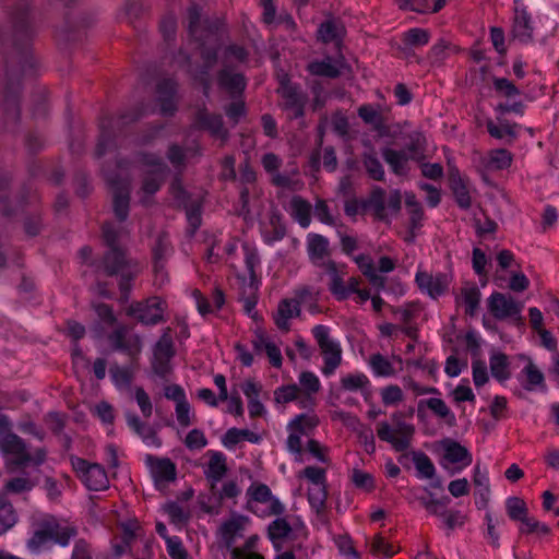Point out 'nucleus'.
Listing matches in <instances>:
<instances>
[{"label": "nucleus", "mask_w": 559, "mask_h": 559, "mask_svg": "<svg viewBox=\"0 0 559 559\" xmlns=\"http://www.w3.org/2000/svg\"><path fill=\"white\" fill-rule=\"evenodd\" d=\"M429 41V33L423 28H411L404 34V43L408 46H424Z\"/></svg>", "instance_id": "680f3d73"}, {"label": "nucleus", "mask_w": 559, "mask_h": 559, "mask_svg": "<svg viewBox=\"0 0 559 559\" xmlns=\"http://www.w3.org/2000/svg\"><path fill=\"white\" fill-rule=\"evenodd\" d=\"M364 167L368 176L378 181L384 180V169L381 162L373 153H365L362 157Z\"/></svg>", "instance_id": "c03bdc74"}, {"label": "nucleus", "mask_w": 559, "mask_h": 559, "mask_svg": "<svg viewBox=\"0 0 559 559\" xmlns=\"http://www.w3.org/2000/svg\"><path fill=\"white\" fill-rule=\"evenodd\" d=\"M358 116L369 124H372L374 129L379 130L382 128V117L371 105H362L358 109Z\"/></svg>", "instance_id": "13d9d810"}, {"label": "nucleus", "mask_w": 559, "mask_h": 559, "mask_svg": "<svg viewBox=\"0 0 559 559\" xmlns=\"http://www.w3.org/2000/svg\"><path fill=\"white\" fill-rule=\"evenodd\" d=\"M67 415L59 412H49L45 417L44 421L49 430L56 435L61 436L66 427Z\"/></svg>", "instance_id": "5fc2aeb1"}, {"label": "nucleus", "mask_w": 559, "mask_h": 559, "mask_svg": "<svg viewBox=\"0 0 559 559\" xmlns=\"http://www.w3.org/2000/svg\"><path fill=\"white\" fill-rule=\"evenodd\" d=\"M164 175L165 174L159 173H146L142 182V191L147 195L156 193L162 187Z\"/></svg>", "instance_id": "4d7b16f0"}, {"label": "nucleus", "mask_w": 559, "mask_h": 559, "mask_svg": "<svg viewBox=\"0 0 559 559\" xmlns=\"http://www.w3.org/2000/svg\"><path fill=\"white\" fill-rule=\"evenodd\" d=\"M329 240L319 234H309L307 237V252L314 266L323 267L324 259L330 255Z\"/></svg>", "instance_id": "dca6fc26"}, {"label": "nucleus", "mask_w": 559, "mask_h": 559, "mask_svg": "<svg viewBox=\"0 0 559 559\" xmlns=\"http://www.w3.org/2000/svg\"><path fill=\"white\" fill-rule=\"evenodd\" d=\"M532 33L533 27L528 13L526 11L516 12L513 23L514 37L526 43L532 39Z\"/></svg>", "instance_id": "72a5a7b5"}, {"label": "nucleus", "mask_w": 559, "mask_h": 559, "mask_svg": "<svg viewBox=\"0 0 559 559\" xmlns=\"http://www.w3.org/2000/svg\"><path fill=\"white\" fill-rule=\"evenodd\" d=\"M416 283L421 290H426L431 297L442 295L448 287L447 277L443 274L432 276L426 272H418Z\"/></svg>", "instance_id": "6ab92c4d"}, {"label": "nucleus", "mask_w": 559, "mask_h": 559, "mask_svg": "<svg viewBox=\"0 0 559 559\" xmlns=\"http://www.w3.org/2000/svg\"><path fill=\"white\" fill-rule=\"evenodd\" d=\"M253 344L257 350H261V346L262 344H264L266 355L272 366L276 368H280L282 366V354L280 348L275 344L271 342H265L262 335H260L259 341H254Z\"/></svg>", "instance_id": "8fccbe9b"}, {"label": "nucleus", "mask_w": 559, "mask_h": 559, "mask_svg": "<svg viewBox=\"0 0 559 559\" xmlns=\"http://www.w3.org/2000/svg\"><path fill=\"white\" fill-rule=\"evenodd\" d=\"M292 532V526L284 518L274 520L267 528L269 538L275 543L285 539Z\"/></svg>", "instance_id": "49530a36"}, {"label": "nucleus", "mask_w": 559, "mask_h": 559, "mask_svg": "<svg viewBox=\"0 0 559 559\" xmlns=\"http://www.w3.org/2000/svg\"><path fill=\"white\" fill-rule=\"evenodd\" d=\"M201 8L192 5L188 10V31L189 34L197 40L203 44L204 36L199 33L201 26Z\"/></svg>", "instance_id": "de8ad7c7"}, {"label": "nucleus", "mask_w": 559, "mask_h": 559, "mask_svg": "<svg viewBox=\"0 0 559 559\" xmlns=\"http://www.w3.org/2000/svg\"><path fill=\"white\" fill-rule=\"evenodd\" d=\"M490 371L495 379L503 382L510 378L509 359L503 353H492L489 358Z\"/></svg>", "instance_id": "2f4dec72"}, {"label": "nucleus", "mask_w": 559, "mask_h": 559, "mask_svg": "<svg viewBox=\"0 0 559 559\" xmlns=\"http://www.w3.org/2000/svg\"><path fill=\"white\" fill-rule=\"evenodd\" d=\"M35 484L27 477H14L5 483V490L13 493H22L32 490Z\"/></svg>", "instance_id": "338daca9"}, {"label": "nucleus", "mask_w": 559, "mask_h": 559, "mask_svg": "<svg viewBox=\"0 0 559 559\" xmlns=\"http://www.w3.org/2000/svg\"><path fill=\"white\" fill-rule=\"evenodd\" d=\"M444 454L443 457L450 463H463V466H468L472 463V454L461 443L452 439H444L441 442Z\"/></svg>", "instance_id": "4be33fe9"}, {"label": "nucleus", "mask_w": 559, "mask_h": 559, "mask_svg": "<svg viewBox=\"0 0 559 559\" xmlns=\"http://www.w3.org/2000/svg\"><path fill=\"white\" fill-rule=\"evenodd\" d=\"M413 462L418 471L420 477L423 478H432L436 473L435 465L430 457L420 451L412 452Z\"/></svg>", "instance_id": "79ce46f5"}, {"label": "nucleus", "mask_w": 559, "mask_h": 559, "mask_svg": "<svg viewBox=\"0 0 559 559\" xmlns=\"http://www.w3.org/2000/svg\"><path fill=\"white\" fill-rule=\"evenodd\" d=\"M461 299L465 305V313L474 317L478 310L480 292L476 286L464 287L461 292Z\"/></svg>", "instance_id": "4c0bfd02"}, {"label": "nucleus", "mask_w": 559, "mask_h": 559, "mask_svg": "<svg viewBox=\"0 0 559 559\" xmlns=\"http://www.w3.org/2000/svg\"><path fill=\"white\" fill-rule=\"evenodd\" d=\"M300 313L299 302L295 299H284L278 304L277 312L274 317L276 326L287 332L289 330V319L298 317Z\"/></svg>", "instance_id": "b1692460"}, {"label": "nucleus", "mask_w": 559, "mask_h": 559, "mask_svg": "<svg viewBox=\"0 0 559 559\" xmlns=\"http://www.w3.org/2000/svg\"><path fill=\"white\" fill-rule=\"evenodd\" d=\"M329 332V328L321 324L316 325L312 329L313 337L316 338L324 358L322 372L325 376L334 373L342 361V349L336 342L330 338Z\"/></svg>", "instance_id": "0eeeda50"}, {"label": "nucleus", "mask_w": 559, "mask_h": 559, "mask_svg": "<svg viewBox=\"0 0 559 559\" xmlns=\"http://www.w3.org/2000/svg\"><path fill=\"white\" fill-rule=\"evenodd\" d=\"M92 308L96 312L97 317L105 324L112 326L117 322V318L114 313L112 307L104 302H92Z\"/></svg>", "instance_id": "0e129e2a"}, {"label": "nucleus", "mask_w": 559, "mask_h": 559, "mask_svg": "<svg viewBox=\"0 0 559 559\" xmlns=\"http://www.w3.org/2000/svg\"><path fill=\"white\" fill-rule=\"evenodd\" d=\"M170 252L171 246L168 236L165 233L159 234L153 247L154 260H166Z\"/></svg>", "instance_id": "052dcab7"}, {"label": "nucleus", "mask_w": 559, "mask_h": 559, "mask_svg": "<svg viewBox=\"0 0 559 559\" xmlns=\"http://www.w3.org/2000/svg\"><path fill=\"white\" fill-rule=\"evenodd\" d=\"M0 450L15 456L10 464L16 468L25 466L32 460L24 440L12 431L0 436Z\"/></svg>", "instance_id": "ddd939ff"}, {"label": "nucleus", "mask_w": 559, "mask_h": 559, "mask_svg": "<svg viewBox=\"0 0 559 559\" xmlns=\"http://www.w3.org/2000/svg\"><path fill=\"white\" fill-rule=\"evenodd\" d=\"M300 389L297 384L282 385L274 391L276 403L286 404L297 400Z\"/></svg>", "instance_id": "6e6d98bb"}, {"label": "nucleus", "mask_w": 559, "mask_h": 559, "mask_svg": "<svg viewBox=\"0 0 559 559\" xmlns=\"http://www.w3.org/2000/svg\"><path fill=\"white\" fill-rule=\"evenodd\" d=\"M108 182L112 189V209L116 218L124 222L129 216L130 209V181L127 178L111 176Z\"/></svg>", "instance_id": "9b49d317"}, {"label": "nucleus", "mask_w": 559, "mask_h": 559, "mask_svg": "<svg viewBox=\"0 0 559 559\" xmlns=\"http://www.w3.org/2000/svg\"><path fill=\"white\" fill-rule=\"evenodd\" d=\"M345 34V27L338 19H328L318 27V38L324 44L334 43L338 45Z\"/></svg>", "instance_id": "412c9836"}, {"label": "nucleus", "mask_w": 559, "mask_h": 559, "mask_svg": "<svg viewBox=\"0 0 559 559\" xmlns=\"http://www.w3.org/2000/svg\"><path fill=\"white\" fill-rule=\"evenodd\" d=\"M242 250L245 253V264L249 273L250 287L257 289L255 267L260 264V257L258 250L257 248L250 246L249 243H243Z\"/></svg>", "instance_id": "e433bc0d"}, {"label": "nucleus", "mask_w": 559, "mask_h": 559, "mask_svg": "<svg viewBox=\"0 0 559 559\" xmlns=\"http://www.w3.org/2000/svg\"><path fill=\"white\" fill-rule=\"evenodd\" d=\"M299 383L302 390L307 393V397L300 401L302 407H306L308 404L312 403V399L310 394L317 393L320 390V381L319 378L310 371H304L299 376Z\"/></svg>", "instance_id": "c9c22d12"}, {"label": "nucleus", "mask_w": 559, "mask_h": 559, "mask_svg": "<svg viewBox=\"0 0 559 559\" xmlns=\"http://www.w3.org/2000/svg\"><path fill=\"white\" fill-rule=\"evenodd\" d=\"M370 366L374 374L379 377H390L395 372L390 360L379 353L370 357Z\"/></svg>", "instance_id": "09e8293b"}, {"label": "nucleus", "mask_w": 559, "mask_h": 559, "mask_svg": "<svg viewBox=\"0 0 559 559\" xmlns=\"http://www.w3.org/2000/svg\"><path fill=\"white\" fill-rule=\"evenodd\" d=\"M217 83L219 87L226 90L231 96L241 94L247 85L243 74L234 72L228 64L217 73Z\"/></svg>", "instance_id": "a211bd4d"}, {"label": "nucleus", "mask_w": 559, "mask_h": 559, "mask_svg": "<svg viewBox=\"0 0 559 559\" xmlns=\"http://www.w3.org/2000/svg\"><path fill=\"white\" fill-rule=\"evenodd\" d=\"M523 372L526 374V383L523 385L525 390L532 391L534 386L544 384L543 372L532 361L525 366Z\"/></svg>", "instance_id": "864d4df0"}, {"label": "nucleus", "mask_w": 559, "mask_h": 559, "mask_svg": "<svg viewBox=\"0 0 559 559\" xmlns=\"http://www.w3.org/2000/svg\"><path fill=\"white\" fill-rule=\"evenodd\" d=\"M201 121L205 128H207L213 134L217 136L225 135L223 119L218 115H202Z\"/></svg>", "instance_id": "69168bd1"}, {"label": "nucleus", "mask_w": 559, "mask_h": 559, "mask_svg": "<svg viewBox=\"0 0 559 559\" xmlns=\"http://www.w3.org/2000/svg\"><path fill=\"white\" fill-rule=\"evenodd\" d=\"M393 427L386 421H381L377 427V435L380 440L392 445L396 452H404L411 447L415 427L402 419L400 413L392 415Z\"/></svg>", "instance_id": "20e7f679"}, {"label": "nucleus", "mask_w": 559, "mask_h": 559, "mask_svg": "<svg viewBox=\"0 0 559 559\" xmlns=\"http://www.w3.org/2000/svg\"><path fill=\"white\" fill-rule=\"evenodd\" d=\"M269 224L271 229H264L262 231V237L267 245H272L273 242L280 241L285 237L286 227L282 222V215L277 212H273L270 215Z\"/></svg>", "instance_id": "c85d7f7f"}, {"label": "nucleus", "mask_w": 559, "mask_h": 559, "mask_svg": "<svg viewBox=\"0 0 559 559\" xmlns=\"http://www.w3.org/2000/svg\"><path fill=\"white\" fill-rule=\"evenodd\" d=\"M371 209L376 218L379 221H388V214L385 211V191L377 187L371 191L370 198L367 201H362V210Z\"/></svg>", "instance_id": "bb28decb"}, {"label": "nucleus", "mask_w": 559, "mask_h": 559, "mask_svg": "<svg viewBox=\"0 0 559 559\" xmlns=\"http://www.w3.org/2000/svg\"><path fill=\"white\" fill-rule=\"evenodd\" d=\"M448 50L455 51L456 47L452 46L450 43H448L444 39H440L437 44H435L431 47L429 58L431 59V61L433 63H440L447 58Z\"/></svg>", "instance_id": "e2e57ef3"}, {"label": "nucleus", "mask_w": 559, "mask_h": 559, "mask_svg": "<svg viewBox=\"0 0 559 559\" xmlns=\"http://www.w3.org/2000/svg\"><path fill=\"white\" fill-rule=\"evenodd\" d=\"M157 99L160 104V114L163 116H173L176 110L177 83L171 79H164L157 84Z\"/></svg>", "instance_id": "4468645a"}, {"label": "nucleus", "mask_w": 559, "mask_h": 559, "mask_svg": "<svg viewBox=\"0 0 559 559\" xmlns=\"http://www.w3.org/2000/svg\"><path fill=\"white\" fill-rule=\"evenodd\" d=\"M328 492L326 485H316L308 488V501L311 508L319 514L325 509Z\"/></svg>", "instance_id": "37998d69"}, {"label": "nucleus", "mask_w": 559, "mask_h": 559, "mask_svg": "<svg viewBox=\"0 0 559 559\" xmlns=\"http://www.w3.org/2000/svg\"><path fill=\"white\" fill-rule=\"evenodd\" d=\"M402 151H406L408 159L419 162L425 155V138L420 133H414L409 136V142Z\"/></svg>", "instance_id": "a19ab883"}, {"label": "nucleus", "mask_w": 559, "mask_h": 559, "mask_svg": "<svg viewBox=\"0 0 559 559\" xmlns=\"http://www.w3.org/2000/svg\"><path fill=\"white\" fill-rule=\"evenodd\" d=\"M506 509L509 518L513 521H520L528 514L525 501L519 497H509L506 501Z\"/></svg>", "instance_id": "a18cd8bd"}, {"label": "nucleus", "mask_w": 559, "mask_h": 559, "mask_svg": "<svg viewBox=\"0 0 559 559\" xmlns=\"http://www.w3.org/2000/svg\"><path fill=\"white\" fill-rule=\"evenodd\" d=\"M124 233H127L124 227H116L112 223H105L103 225V237L108 246V250L103 257L102 266L106 275L120 277L119 289L121 302L129 300L132 289L131 283L136 275L126 252L118 247V240Z\"/></svg>", "instance_id": "f03ea898"}, {"label": "nucleus", "mask_w": 559, "mask_h": 559, "mask_svg": "<svg viewBox=\"0 0 559 559\" xmlns=\"http://www.w3.org/2000/svg\"><path fill=\"white\" fill-rule=\"evenodd\" d=\"M145 115L144 105H140L132 110V112L122 114L117 120L103 119L100 121V134L96 145L95 154L97 157L104 156L107 152L115 147V127H122L128 123L139 120Z\"/></svg>", "instance_id": "39448f33"}, {"label": "nucleus", "mask_w": 559, "mask_h": 559, "mask_svg": "<svg viewBox=\"0 0 559 559\" xmlns=\"http://www.w3.org/2000/svg\"><path fill=\"white\" fill-rule=\"evenodd\" d=\"M12 28L14 55L9 56L7 64V86L0 112L3 115L7 128L17 123L20 118L21 76L34 67L29 43L34 36V26L26 0H19L9 13Z\"/></svg>", "instance_id": "f257e3e1"}, {"label": "nucleus", "mask_w": 559, "mask_h": 559, "mask_svg": "<svg viewBox=\"0 0 559 559\" xmlns=\"http://www.w3.org/2000/svg\"><path fill=\"white\" fill-rule=\"evenodd\" d=\"M115 352H122L133 361L142 350V340L138 334L130 333L127 325L120 324L107 336Z\"/></svg>", "instance_id": "1a4fd4ad"}, {"label": "nucleus", "mask_w": 559, "mask_h": 559, "mask_svg": "<svg viewBox=\"0 0 559 559\" xmlns=\"http://www.w3.org/2000/svg\"><path fill=\"white\" fill-rule=\"evenodd\" d=\"M32 528L33 535L26 545L34 554H38L49 542L66 547L78 534L74 526L61 525L51 514L34 515L32 518Z\"/></svg>", "instance_id": "7ed1b4c3"}, {"label": "nucleus", "mask_w": 559, "mask_h": 559, "mask_svg": "<svg viewBox=\"0 0 559 559\" xmlns=\"http://www.w3.org/2000/svg\"><path fill=\"white\" fill-rule=\"evenodd\" d=\"M341 384L346 391H358L367 386L369 380L364 373L347 374L342 378Z\"/></svg>", "instance_id": "bf43d9fd"}, {"label": "nucleus", "mask_w": 559, "mask_h": 559, "mask_svg": "<svg viewBox=\"0 0 559 559\" xmlns=\"http://www.w3.org/2000/svg\"><path fill=\"white\" fill-rule=\"evenodd\" d=\"M429 408L437 417L444 419L449 426L455 425V415L448 407L445 402L438 397H430L420 400L417 405V417L423 419L425 417V408Z\"/></svg>", "instance_id": "f3484780"}, {"label": "nucleus", "mask_w": 559, "mask_h": 559, "mask_svg": "<svg viewBox=\"0 0 559 559\" xmlns=\"http://www.w3.org/2000/svg\"><path fill=\"white\" fill-rule=\"evenodd\" d=\"M210 461L204 471L205 477L212 481L211 489H215L216 484L222 480L227 472L226 456L218 451H209Z\"/></svg>", "instance_id": "aec40b11"}, {"label": "nucleus", "mask_w": 559, "mask_h": 559, "mask_svg": "<svg viewBox=\"0 0 559 559\" xmlns=\"http://www.w3.org/2000/svg\"><path fill=\"white\" fill-rule=\"evenodd\" d=\"M139 160L145 166L153 167L151 173L166 174L168 171L166 163L155 153L142 152L139 154Z\"/></svg>", "instance_id": "3c124183"}, {"label": "nucleus", "mask_w": 559, "mask_h": 559, "mask_svg": "<svg viewBox=\"0 0 559 559\" xmlns=\"http://www.w3.org/2000/svg\"><path fill=\"white\" fill-rule=\"evenodd\" d=\"M70 462L78 477L88 490L100 491L109 488V479L105 468L98 463L71 455Z\"/></svg>", "instance_id": "423d86ee"}, {"label": "nucleus", "mask_w": 559, "mask_h": 559, "mask_svg": "<svg viewBox=\"0 0 559 559\" xmlns=\"http://www.w3.org/2000/svg\"><path fill=\"white\" fill-rule=\"evenodd\" d=\"M17 521L16 512L5 495L0 493V535L12 528Z\"/></svg>", "instance_id": "c756f323"}, {"label": "nucleus", "mask_w": 559, "mask_h": 559, "mask_svg": "<svg viewBox=\"0 0 559 559\" xmlns=\"http://www.w3.org/2000/svg\"><path fill=\"white\" fill-rule=\"evenodd\" d=\"M382 157L395 175L402 176L408 171L407 163L409 159L406 156V151L385 147L382 150Z\"/></svg>", "instance_id": "a878e982"}, {"label": "nucleus", "mask_w": 559, "mask_h": 559, "mask_svg": "<svg viewBox=\"0 0 559 559\" xmlns=\"http://www.w3.org/2000/svg\"><path fill=\"white\" fill-rule=\"evenodd\" d=\"M109 373L114 384L118 389H129L133 380V371L130 367H120L112 365L109 369Z\"/></svg>", "instance_id": "ea45409f"}, {"label": "nucleus", "mask_w": 559, "mask_h": 559, "mask_svg": "<svg viewBox=\"0 0 559 559\" xmlns=\"http://www.w3.org/2000/svg\"><path fill=\"white\" fill-rule=\"evenodd\" d=\"M164 311V302L158 297H152L145 301L132 304L127 313L142 324L156 325L165 321Z\"/></svg>", "instance_id": "9d476101"}, {"label": "nucleus", "mask_w": 559, "mask_h": 559, "mask_svg": "<svg viewBox=\"0 0 559 559\" xmlns=\"http://www.w3.org/2000/svg\"><path fill=\"white\" fill-rule=\"evenodd\" d=\"M319 425L317 415L300 414L289 421L287 428L290 431L308 436Z\"/></svg>", "instance_id": "f704fd0d"}, {"label": "nucleus", "mask_w": 559, "mask_h": 559, "mask_svg": "<svg viewBox=\"0 0 559 559\" xmlns=\"http://www.w3.org/2000/svg\"><path fill=\"white\" fill-rule=\"evenodd\" d=\"M277 93L283 99V108L293 112L292 118L299 119L305 116L308 95L299 84L293 83L285 75L280 81Z\"/></svg>", "instance_id": "6e6552de"}, {"label": "nucleus", "mask_w": 559, "mask_h": 559, "mask_svg": "<svg viewBox=\"0 0 559 559\" xmlns=\"http://www.w3.org/2000/svg\"><path fill=\"white\" fill-rule=\"evenodd\" d=\"M146 461L152 467V473L156 481H173L176 479V465L169 459H158L153 455H147Z\"/></svg>", "instance_id": "5701e85b"}, {"label": "nucleus", "mask_w": 559, "mask_h": 559, "mask_svg": "<svg viewBox=\"0 0 559 559\" xmlns=\"http://www.w3.org/2000/svg\"><path fill=\"white\" fill-rule=\"evenodd\" d=\"M473 483L476 487L475 496L479 498L476 504L478 509L485 508L489 501L490 485L487 471H481L479 464L474 468Z\"/></svg>", "instance_id": "393cba45"}, {"label": "nucleus", "mask_w": 559, "mask_h": 559, "mask_svg": "<svg viewBox=\"0 0 559 559\" xmlns=\"http://www.w3.org/2000/svg\"><path fill=\"white\" fill-rule=\"evenodd\" d=\"M512 154L506 148L492 150L488 158L484 159V165L490 170H502L510 167Z\"/></svg>", "instance_id": "473e14b6"}, {"label": "nucleus", "mask_w": 559, "mask_h": 559, "mask_svg": "<svg viewBox=\"0 0 559 559\" xmlns=\"http://www.w3.org/2000/svg\"><path fill=\"white\" fill-rule=\"evenodd\" d=\"M450 186L457 205L463 210H468L472 205L471 195L459 171L450 175Z\"/></svg>", "instance_id": "cd10ccee"}, {"label": "nucleus", "mask_w": 559, "mask_h": 559, "mask_svg": "<svg viewBox=\"0 0 559 559\" xmlns=\"http://www.w3.org/2000/svg\"><path fill=\"white\" fill-rule=\"evenodd\" d=\"M324 270L330 277L329 290L337 300L346 299L344 275L346 274V266L337 265L333 260H328L324 264Z\"/></svg>", "instance_id": "2eb2a0df"}, {"label": "nucleus", "mask_w": 559, "mask_h": 559, "mask_svg": "<svg viewBox=\"0 0 559 559\" xmlns=\"http://www.w3.org/2000/svg\"><path fill=\"white\" fill-rule=\"evenodd\" d=\"M294 218L304 228H307L311 223V205L301 197H294L290 201Z\"/></svg>", "instance_id": "7c9ffc66"}, {"label": "nucleus", "mask_w": 559, "mask_h": 559, "mask_svg": "<svg viewBox=\"0 0 559 559\" xmlns=\"http://www.w3.org/2000/svg\"><path fill=\"white\" fill-rule=\"evenodd\" d=\"M308 70L311 74L318 76H325L335 79L341 75V71L336 64L332 63L330 59L313 61L308 66Z\"/></svg>", "instance_id": "58836bf2"}, {"label": "nucleus", "mask_w": 559, "mask_h": 559, "mask_svg": "<svg viewBox=\"0 0 559 559\" xmlns=\"http://www.w3.org/2000/svg\"><path fill=\"white\" fill-rule=\"evenodd\" d=\"M185 444L189 450H200L206 447L207 439L202 430L192 429L186 436Z\"/></svg>", "instance_id": "774afa93"}, {"label": "nucleus", "mask_w": 559, "mask_h": 559, "mask_svg": "<svg viewBox=\"0 0 559 559\" xmlns=\"http://www.w3.org/2000/svg\"><path fill=\"white\" fill-rule=\"evenodd\" d=\"M488 309L497 320L521 319L523 304L516 301L511 295L495 292L488 298Z\"/></svg>", "instance_id": "f8f14e48"}, {"label": "nucleus", "mask_w": 559, "mask_h": 559, "mask_svg": "<svg viewBox=\"0 0 559 559\" xmlns=\"http://www.w3.org/2000/svg\"><path fill=\"white\" fill-rule=\"evenodd\" d=\"M166 157L176 169L181 170L186 166L187 150L173 143L168 146Z\"/></svg>", "instance_id": "603ef678"}]
</instances>
